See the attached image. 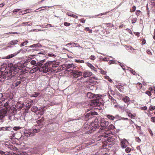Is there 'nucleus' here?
Returning a JSON list of instances; mask_svg holds the SVG:
<instances>
[{"label":"nucleus","instance_id":"4","mask_svg":"<svg viewBox=\"0 0 155 155\" xmlns=\"http://www.w3.org/2000/svg\"><path fill=\"white\" fill-rule=\"evenodd\" d=\"M42 124H35L32 129H29L25 131L24 133L26 137H31L35 135V134L39 132L40 129L42 128Z\"/></svg>","mask_w":155,"mask_h":155},{"label":"nucleus","instance_id":"51","mask_svg":"<svg viewBox=\"0 0 155 155\" xmlns=\"http://www.w3.org/2000/svg\"><path fill=\"white\" fill-rule=\"evenodd\" d=\"M18 33L17 32H10L8 33H6V34L7 35L9 34H18Z\"/></svg>","mask_w":155,"mask_h":155},{"label":"nucleus","instance_id":"24","mask_svg":"<svg viewBox=\"0 0 155 155\" xmlns=\"http://www.w3.org/2000/svg\"><path fill=\"white\" fill-rule=\"evenodd\" d=\"M18 42V41L17 40H13L11 41H10L8 43V44L9 45H15L17 44Z\"/></svg>","mask_w":155,"mask_h":155},{"label":"nucleus","instance_id":"54","mask_svg":"<svg viewBox=\"0 0 155 155\" xmlns=\"http://www.w3.org/2000/svg\"><path fill=\"white\" fill-rule=\"evenodd\" d=\"M95 58V57L94 55H92L90 57V59L92 60H94Z\"/></svg>","mask_w":155,"mask_h":155},{"label":"nucleus","instance_id":"12","mask_svg":"<svg viewBox=\"0 0 155 155\" xmlns=\"http://www.w3.org/2000/svg\"><path fill=\"white\" fill-rule=\"evenodd\" d=\"M128 143V141L126 139L121 141V147L122 148L124 149L127 146V144Z\"/></svg>","mask_w":155,"mask_h":155},{"label":"nucleus","instance_id":"35","mask_svg":"<svg viewBox=\"0 0 155 155\" xmlns=\"http://www.w3.org/2000/svg\"><path fill=\"white\" fill-rule=\"evenodd\" d=\"M44 119L43 118L39 120L36 121L37 124H41L44 121Z\"/></svg>","mask_w":155,"mask_h":155},{"label":"nucleus","instance_id":"56","mask_svg":"<svg viewBox=\"0 0 155 155\" xmlns=\"http://www.w3.org/2000/svg\"><path fill=\"white\" fill-rule=\"evenodd\" d=\"M145 93L148 95L149 96H150L151 95V92L148 91H147L145 92Z\"/></svg>","mask_w":155,"mask_h":155},{"label":"nucleus","instance_id":"38","mask_svg":"<svg viewBox=\"0 0 155 155\" xmlns=\"http://www.w3.org/2000/svg\"><path fill=\"white\" fill-rule=\"evenodd\" d=\"M37 63L36 61L34 60H32L30 62V64L32 65H37Z\"/></svg>","mask_w":155,"mask_h":155},{"label":"nucleus","instance_id":"30","mask_svg":"<svg viewBox=\"0 0 155 155\" xmlns=\"http://www.w3.org/2000/svg\"><path fill=\"white\" fill-rule=\"evenodd\" d=\"M10 153L8 152H4L2 150H0V154H4L5 155H9Z\"/></svg>","mask_w":155,"mask_h":155},{"label":"nucleus","instance_id":"47","mask_svg":"<svg viewBox=\"0 0 155 155\" xmlns=\"http://www.w3.org/2000/svg\"><path fill=\"white\" fill-rule=\"evenodd\" d=\"M130 72L132 73L134 75H135L136 74V72L132 68H130Z\"/></svg>","mask_w":155,"mask_h":155},{"label":"nucleus","instance_id":"37","mask_svg":"<svg viewBox=\"0 0 155 155\" xmlns=\"http://www.w3.org/2000/svg\"><path fill=\"white\" fill-rule=\"evenodd\" d=\"M137 87L139 89H140L142 87V84L139 83H138L137 84Z\"/></svg>","mask_w":155,"mask_h":155},{"label":"nucleus","instance_id":"7","mask_svg":"<svg viewBox=\"0 0 155 155\" xmlns=\"http://www.w3.org/2000/svg\"><path fill=\"white\" fill-rule=\"evenodd\" d=\"M108 125L109 122L108 121H106L104 119H102L101 121L100 125L101 126V127H102V128H100V131H101L102 129H105Z\"/></svg>","mask_w":155,"mask_h":155},{"label":"nucleus","instance_id":"34","mask_svg":"<svg viewBox=\"0 0 155 155\" xmlns=\"http://www.w3.org/2000/svg\"><path fill=\"white\" fill-rule=\"evenodd\" d=\"M95 142V141L93 140H92L91 141H89L87 143H86V145L87 146H89L91 144H93Z\"/></svg>","mask_w":155,"mask_h":155},{"label":"nucleus","instance_id":"13","mask_svg":"<svg viewBox=\"0 0 155 155\" xmlns=\"http://www.w3.org/2000/svg\"><path fill=\"white\" fill-rule=\"evenodd\" d=\"M21 78H20V80L17 79L12 84V85L14 86L15 87H17L21 83Z\"/></svg>","mask_w":155,"mask_h":155},{"label":"nucleus","instance_id":"18","mask_svg":"<svg viewBox=\"0 0 155 155\" xmlns=\"http://www.w3.org/2000/svg\"><path fill=\"white\" fill-rule=\"evenodd\" d=\"M41 70V68L38 67H36L35 68H33L30 71V72L31 73H33L37 71H38L40 72V71Z\"/></svg>","mask_w":155,"mask_h":155},{"label":"nucleus","instance_id":"28","mask_svg":"<svg viewBox=\"0 0 155 155\" xmlns=\"http://www.w3.org/2000/svg\"><path fill=\"white\" fill-rule=\"evenodd\" d=\"M40 94L39 92H34V94L31 95V97H36Z\"/></svg>","mask_w":155,"mask_h":155},{"label":"nucleus","instance_id":"29","mask_svg":"<svg viewBox=\"0 0 155 155\" xmlns=\"http://www.w3.org/2000/svg\"><path fill=\"white\" fill-rule=\"evenodd\" d=\"M38 110V108L35 106H33L31 108V110L32 111L35 112Z\"/></svg>","mask_w":155,"mask_h":155},{"label":"nucleus","instance_id":"9","mask_svg":"<svg viewBox=\"0 0 155 155\" xmlns=\"http://www.w3.org/2000/svg\"><path fill=\"white\" fill-rule=\"evenodd\" d=\"M5 146L8 147L9 149L14 151H17L18 150L17 148L15 146H13L12 143L9 142H7L5 144Z\"/></svg>","mask_w":155,"mask_h":155},{"label":"nucleus","instance_id":"57","mask_svg":"<svg viewBox=\"0 0 155 155\" xmlns=\"http://www.w3.org/2000/svg\"><path fill=\"white\" fill-rule=\"evenodd\" d=\"M48 55L50 57H56V55L55 54H53L52 53H50L48 54Z\"/></svg>","mask_w":155,"mask_h":155},{"label":"nucleus","instance_id":"61","mask_svg":"<svg viewBox=\"0 0 155 155\" xmlns=\"http://www.w3.org/2000/svg\"><path fill=\"white\" fill-rule=\"evenodd\" d=\"M133 9L132 10L131 12H134L135 11L136 8V7L135 6H134L133 7Z\"/></svg>","mask_w":155,"mask_h":155},{"label":"nucleus","instance_id":"58","mask_svg":"<svg viewBox=\"0 0 155 155\" xmlns=\"http://www.w3.org/2000/svg\"><path fill=\"white\" fill-rule=\"evenodd\" d=\"M136 141L137 142H140V141H141L140 139L138 137H135Z\"/></svg>","mask_w":155,"mask_h":155},{"label":"nucleus","instance_id":"15","mask_svg":"<svg viewBox=\"0 0 155 155\" xmlns=\"http://www.w3.org/2000/svg\"><path fill=\"white\" fill-rule=\"evenodd\" d=\"M99 100L97 99H94L91 101V105L95 106L98 105Z\"/></svg>","mask_w":155,"mask_h":155},{"label":"nucleus","instance_id":"20","mask_svg":"<svg viewBox=\"0 0 155 155\" xmlns=\"http://www.w3.org/2000/svg\"><path fill=\"white\" fill-rule=\"evenodd\" d=\"M45 61V60H43L40 61L37 63V65L41 68L42 67V66L44 65V62Z\"/></svg>","mask_w":155,"mask_h":155},{"label":"nucleus","instance_id":"8","mask_svg":"<svg viewBox=\"0 0 155 155\" xmlns=\"http://www.w3.org/2000/svg\"><path fill=\"white\" fill-rule=\"evenodd\" d=\"M115 128V127L112 124H110V125H108V126L107 127L106 129L104 130L102 129V130L103 131H108L110 132V135L109 136V137H112V136H114L115 137H114V138H115V139L116 138V137L114 135L112 136L113 134L111 132V131H110L111 130L114 129Z\"/></svg>","mask_w":155,"mask_h":155},{"label":"nucleus","instance_id":"39","mask_svg":"<svg viewBox=\"0 0 155 155\" xmlns=\"http://www.w3.org/2000/svg\"><path fill=\"white\" fill-rule=\"evenodd\" d=\"M130 52L131 53H132L134 54H136L137 53V50L135 49H134L133 48V49L132 50V51H130Z\"/></svg>","mask_w":155,"mask_h":155},{"label":"nucleus","instance_id":"5","mask_svg":"<svg viewBox=\"0 0 155 155\" xmlns=\"http://www.w3.org/2000/svg\"><path fill=\"white\" fill-rule=\"evenodd\" d=\"M55 61H49L44 64L41 68L40 72L42 71L43 73H47L49 71H52L53 68L57 67L55 65Z\"/></svg>","mask_w":155,"mask_h":155},{"label":"nucleus","instance_id":"44","mask_svg":"<svg viewBox=\"0 0 155 155\" xmlns=\"http://www.w3.org/2000/svg\"><path fill=\"white\" fill-rule=\"evenodd\" d=\"M75 62L77 63H84V61L83 60H75Z\"/></svg>","mask_w":155,"mask_h":155},{"label":"nucleus","instance_id":"46","mask_svg":"<svg viewBox=\"0 0 155 155\" xmlns=\"http://www.w3.org/2000/svg\"><path fill=\"white\" fill-rule=\"evenodd\" d=\"M21 128L19 127H15L13 128V130L17 131L20 129Z\"/></svg>","mask_w":155,"mask_h":155},{"label":"nucleus","instance_id":"31","mask_svg":"<svg viewBox=\"0 0 155 155\" xmlns=\"http://www.w3.org/2000/svg\"><path fill=\"white\" fill-rule=\"evenodd\" d=\"M80 45L78 43H76L74 42L72 43V46L71 47H80Z\"/></svg>","mask_w":155,"mask_h":155},{"label":"nucleus","instance_id":"40","mask_svg":"<svg viewBox=\"0 0 155 155\" xmlns=\"http://www.w3.org/2000/svg\"><path fill=\"white\" fill-rule=\"evenodd\" d=\"M13 130V128L11 127H6L5 128L6 130L12 131Z\"/></svg>","mask_w":155,"mask_h":155},{"label":"nucleus","instance_id":"52","mask_svg":"<svg viewBox=\"0 0 155 155\" xmlns=\"http://www.w3.org/2000/svg\"><path fill=\"white\" fill-rule=\"evenodd\" d=\"M137 20V18H133L132 20V23L133 24L135 23Z\"/></svg>","mask_w":155,"mask_h":155},{"label":"nucleus","instance_id":"19","mask_svg":"<svg viewBox=\"0 0 155 155\" xmlns=\"http://www.w3.org/2000/svg\"><path fill=\"white\" fill-rule=\"evenodd\" d=\"M123 101L125 103H127V105L130 102V98L127 96H126L122 98Z\"/></svg>","mask_w":155,"mask_h":155},{"label":"nucleus","instance_id":"10","mask_svg":"<svg viewBox=\"0 0 155 155\" xmlns=\"http://www.w3.org/2000/svg\"><path fill=\"white\" fill-rule=\"evenodd\" d=\"M71 74L75 77H78L82 75V73L81 71H78L76 70H74L70 72Z\"/></svg>","mask_w":155,"mask_h":155},{"label":"nucleus","instance_id":"36","mask_svg":"<svg viewBox=\"0 0 155 155\" xmlns=\"http://www.w3.org/2000/svg\"><path fill=\"white\" fill-rule=\"evenodd\" d=\"M107 117L108 119L111 120H113L114 119V117L111 115H107Z\"/></svg>","mask_w":155,"mask_h":155},{"label":"nucleus","instance_id":"43","mask_svg":"<svg viewBox=\"0 0 155 155\" xmlns=\"http://www.w3.org/2000/svg\"><path fill=\"white\" fill-rule=\"evenodd\" d=\"M105 24L106 25H107V27H114V26L113 24H111L110 23H106Z\"/></svg>","mask_w":155,"mask_h":155},{"label":"nucleus","instance_id":"23","mask_svg":"<svg viewBox=\"0 0 155 155\" xmlns=\"http://www.w3.org/2000/svg\"><path fill=\"white\" fill-rule=\"evenodd\" d=\"M33 102V100H30L28 101L27 104H26V106L28 108H30L31 107Z\"/></svg>","mask_w":155,"mask_h":155},{"label":"nucleus","instance_id":"32","mask_svg":"<svg viewBox=\"0 0 155 155\" xmlns=\"http://www.w3.org/2000/svg\"><path fill=\"white\" fill-rule=\"evenodd\" d=\"M125 46L127 50L129 52L130 51H132V50L133 49V48L132 47L130 46L129 45H126Z\"/></svg>","mask_w":155,"mask_h":155},{"label":"nucleus","instance_id":"14","mask_svg":"<svg viewBox=\"0 0 155 155\" xmlns=\"http://www.w3.org/2000/svg\"><path fill=\"white\" fill-rule=\"evenodd\" d=\"M92 74V73L91 72L88 71H84L83 74V76L84 78H86L91 76Z\"/></svg>","mask_w":155,"mask_h":155},{"label":"nucleus","instance_id":"3","mask_svg":"<svg viewBox=\"0 0 155 155\" xmlns=\"http://www.w3.org/2000/svg\"><path fill=\"white\" fill-rule=\"evenodd\" d=\"M99 133H100L99 135L96 137L94 140L95 141H97L101 140L102 141L107 142H111L115 140L114 137V136L109 137L110 135V132L108 131H103L102 130H98Z\"/></svg>","mask_w":155,"mask_h":155},{"label":"nucleus","instance_id":"63","mask_svg":"<svg viewBox=\"0 0 155 155\" xmlns=\"http://www.w3.org/2000/svg\"><path fill=\"white\" fill-rule=\"evenodd\" d=\"M67 14L69 16L72 17V15H73V14H71V13L70 12H67Z\"/></svg>","mask_w":155,"mask_h":155},{"label":"nucleus","instance_id":"62","mask_svg":"<svg viewBox=\"0 0 155 155\" xmlns=\"http://www.w3.org/2000/svg\"><path fill=\"white\" fill-rule=\"evenodd\" d=\"M137 129L140 130L141 129V127L138 125H136Z\"/></svg>","mask_w":155,"mask_h":155},{"label":"nucleus","instance_id":"48","mask_svg":"<svg viewBox=\"0 0 155 155\" xmlns=\"http://www.w3.org/2000/svg\"><path fill=\"white\" fill-rule=\"evenodd\" d=\"M125 151L127 152V153H129L130 152V151H131V149L129 147H127V148H126L125 149Z\"/></svg>","mask_w":155,"mask_h":155},{"label":"nucleus","instance_id":"50","mask_svg":"<svg viewBox=\"0 0 155 155\" xmlns=\"http://www.w3.org/2000/svg\"><path fill=\"white\" fill-rule=\"evenodd\" d=\"M118 62L120 63V65L122 67V68L124 70H125V66L123 65V64L122 63L119 62Z\"/></svg>","mask_w":155,"mask_h":155},{"label":"nucleus","instance_id":"25","mask_svg":"<svg viewBox=\"0 0 155 155\" xmlns=\"http://www.w3.org/2000/svg\"><path fill=\"white\" fill-rule=\"evenodd\" d=\"M87 66L89 67L92 70H93L95 71H97V68H95L93 65L90 63H87Z\"/></svg>","mask_w":155,"mask_h":155},{"label":"nucleus","instance_id":"11","mask_svg":"<svg viewBox=\"0 0 155 155\" xmlns=\"http://www.w3.org/2000/svg\"><path fill=\"white\" fill-rule=\"evenodd\" d=\"M66 69L68 71H74V69L76 68L75 66L73 64H68L66 66Z\"/></svg>","mask_w":155,"mask_h":155},{"label":"nucleus","instance_id":"60","mask_svg":"<svg viewBox=\"0 0 155 155\" xmlns=\"http://www.w3.org/2000/svg\"><path fill=\"white\" fill-rule=\"evenodd\" d=\"M101 74H106V72L104 71V70H101L100 72Z\"/></svg>","mask_w":155,"mask_h":155},{"label":"nucleus","instance_id":"33","mask_svg":"<svg viewBox=\"0 0 155 155\" xmlns=\"http://www.w3.org/2000/svg\"><path fill=\"white\" fill-rule=\"evenodd\" d=\"M16 54H11L10 55H8L6 57V58L7 59H10V58H13V57H14L16 55Z\"/></svg>","mask_w":155,"mask_h":155},{"label":"nucleus","instance_id":"22","mask_svg":"<svg viewBox=\"0 0 155 155\" xmlns=\"http://www.w3.org/2000/svg\"><path fill=\"white\" fill-rule=\"evenodd\" d=\"M39 47H41V45L39 43H38L31 45L29 46V47L32 48H38Z\"/></svg>","mask_w":155,"mask_h":155},{"label":"nucleus","instance_id":"27","mask_svg":"<svg viewBox=\"0 0 155 155\" xmlns=\"http://www.w3.org/2000/svg\"><path fill=\"white\" fill-rule=\"evenodd\" d=\"M108 12H105L101 13L97 15H96L94 16H93L92 17H91V18H93L94 17L95 18L96 17L102 16V15H106L107 13H108Z\"/></svg>","mask_w":155,"mask_h":155},{"label":"nucleus","instance_id":"2","mask_svg":"<svg viewBox=\"0 0 155 155\" xmlns=\"http://www.w3.org/2000/svg\"><path fill=\"white\" fill-rule=\"evenodd\" d=\"M17 110L14 107H5L0 111V120H3L5 116H8L10 120L14 119V115L16 114Z\"/></svg>","mask_w":155,"mask_h":155},{"label":"nucleus","instance_id":"1","mask_svg":"<svg viewBox=\"0 0 155 155\" xmlns=\"http://www.w3.org/2000/svg\"><path fill=\"white\" fill-rule=\"evenodd\" d=\"M8 66L9 68V71H5L2 76L0 78H1L0 79L1 82L11 79L14 76V74H17L20 70L18 66L12 63H9Z\"/></svg>","mask_w":155,"mask_h":155},{"label":"nucleus","instance_id":"64","mask_svg":"<svg viewBox=\"0 0 155 155\" xmlns=\"http://www.w3.org/2000/svg\"><path fill=\"white\" fill-rule=\"evenodd\" d=\"M120 117L118 115H117L114 117V119L116 118L117 119H119Z\"/></svg>","mask_w":155,"mask_h":155},{"label":"nucleus","instance_id":"16","mask_svg":"<svg viewBox=\"0 0 155 155\" xmlns=\"http://www.w3.org/2000/svg\"><path fill=\"white\" fill-rule=\"evenodd\" d=\"M87 97L89 98H96L95 94L91 92H88L87 94Z\"/></svg>","mask_w":155,"mask_h":155},{"label":"nucleus","instance_id":"41","mask_svg":"<svg viewBox=\"0 0 155 155\" xmlns=\"http://www.w3.org/2000/svg\"><path fill=\"white\" fill-rule=\"evenodd\" d=\"M109 99L112 102H113L114 103H115V102L116 101V100H115L114 98L110 95H109Z\"/></svg>","mask_w":155,"mask_h":155},{"label":"nucleus","instance_id":"26","mask_svg":"<svg viewBox=\"0 0 155 155\" xmlns=\"http://www.w3.org/2000/svg\"><path fill=\"white\" fill-rule=\"evenodd\" d=\"M24 26H31L32 25V22L31 21L25 22L22 23Z\"/></svg>","mask_w":155,"mask_h":155},{"label":"nucleus","instance_id":"45","mask_svg":"<svg viewBox=\"0 0 155 155\" xmlns=\"http://www.w3.org/2000/svg\"><path fill=\"white\" fill-rule=\"evenodd\" d=\"M141 13V11L139 10H137L136 12V14L137 16H139Z\"/></svg>","mask_w":155,"mask_h":155},{"label":"nucleus","instance_id":"59","mask_svg":"<svg viewBox=\"0 0 155 155\" xmlns=\"http://www.w3.org/2000/svg\"><path fill=\"white\" fill-rule=\"evenodd\" d=\"M70 23L67 22H65L64 23V25L66 26H68L70 25Z\"/></svg>","mask_w":155,"mask_h":155},{"label":"nucleus","instance_id":"49","mask_svg":"<svg viewBox=\"0 0 155 155\" xmlns=\"http://www.w3.org/2000/svg\"><path fill=\"white\" fill-rule=\"evenodd\" d=\"M10 101H8L5 103L4 104V106L6 107H5L8 108V107H7V106L8 104H9Z\"/></svg>","mask_w":155,"mask_h":155},{"label":"nucleus","instance_id":"17","mask_svg":"<svg viewBox=\"0 0 155 155\" xmlns=\"http://www.w3.org/2000/svg\"><path fill=\"white\" fill-rule=\"evenodd\" d=\"M114 87L117 88L120 92H123V86L121 85H116L114 86Z\"/></svg>","mask_w":155,"mask_h":155},{"label":"nucleus","instance_id":"42","mask_svg":"<svg viewBox=\"0 0 155 155\" xmlns=\"http://www.w3.org/2000/svg\"><path fill=\"white\" fill-rule=\"evenodd\" d=\"M128 116L129 117H130L132 119H134L135 116L131 113H129V115Z\"/></svg>","mask_w":155,"mask_h":155},{"label":"nucleus","instance_id":"55","mask_svg":"<svg viewBox=\"0 0 155 155\" xmlns=\"http://www.w3.org/2000/svg\"><path fill=\"white\" fill-rule=\"evenodd\" d=\"M26 11H22L19 12L20 15H23L26 13L25 12Z\"/></svg>","mask_w":155,"mask_h":155},{"label":"nucleus","instance_id":"6","mask_svg":"<svg viewBox=\"0 0 155 155\" xmlns=\"http://www.w3.org/2000/svg\"><path fill=\"white\" fill-rule=\"evenodd\" d=\"M98 123L96 121L91 123L90 124H85L84 127L86 131V133L90 134L98 128Z\"/></svg>","mask_w":155,"mask_h":155},{"label":"nucleus","instance_id":"21","mask_svg":"<svg viewBox=\"0 0 155 155\" xmlns=\"http://www.w3.org/2000/svg\"><path fill=\"white\" fill-rule=\"evenodd\" d=\"M95 113H97L91 111L89 113L86 114L85 116L87 118H88L89 117H91L93 115H94L95 114Z\"/></svg>","mask_w":155,"mask_h":155},{"label":"nucleus","instance_id":"53","mask_svg":"<svg viewBox=\"0 0 155 155\" xmlns=\"http://www.w3.org/2000/svg\"><path fill=\"white\" fill-rule=\"evenodd\" d=\"M155 109V106H151L149 107V109L150 110H152Z\"/></svg>","mask_w":155,"mask_h":155}]
</instances>
